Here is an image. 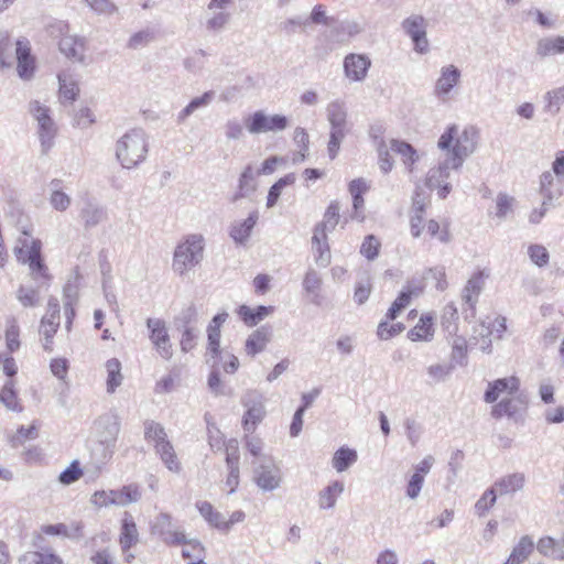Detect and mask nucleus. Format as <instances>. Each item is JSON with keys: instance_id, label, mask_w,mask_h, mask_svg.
Wrapping results in <instances>:
<instances>
[{"instance_id": "1", "label": "nucleus", "mask_w": 564, "mask_h": 564, "mask_svg": "<svg viewBox=\"0 0 564 564\" xmlns=\"http://www.w3.org/2000/svg\"><path fill=\"white\" fill-rule=\"evenodd\" d=\"M478 139L479 130L475 126H465L459 130L456 124H452L440 137L437 147L446 151L454 166L462 167L464 161L475 152Z\"/></svg>"}, {"instance_id": "2", "label": "nucleus", "mask_w": 564, "mask_h": 564, "mask_svg": "<svg viewBox=\"0 0 564 564\" xmlns=\"http://www.w3.org/2000/svg\"><path fill=\"white\" fill-rule=\"evenodd\" d=\"M149 152V137L141 128L127 131L116 142V159L123 169H134L143 163Z\"/></svg>"}, {"instance_id": "3", "label": "nucleus", "mask_w": 564, "mask_h": 564, "mask_svg": "<svg viewBox=\"0 0 564 564\" xmlns=\"http://www.w3.org/2000/svg\"><path fill=\"white\" fill-rule=\"evenodd\" d=\"M19 245L14 248L17 260L22 264H28L31 278L39 283V288L48 286L52 275L42 258V242L39 239L28 238L19 239Z\"/></svg>"}, {"instance_id": "4", "label": "nucleus", "mask_w": 564, "mask_h": 564, "mask_svg": "<svg viewBox=\"0 0 564 564\" xmlns=\"http://www.w3.org/2000/svg\"><path fill=\"white\" fill-rule=\"evenodd\" d=\"M205 238L202 234H192L180 242L173 253L172 268L178 275L186 274L204 259Z\"/></svg>"}, {"instance_id": "5", "label": "nucleus", "mask_w": 564, "mask_h": 564, "mask_svg": "<svg viewBox=\"0 0 564 564\" xmlns=\"http://www.w3.org/2000/svg\"><path fill=\"white\" fill-rule=\"evenodd\" d=\"M98 445L93 449L95 455L100 452V458L96 465V473L99 474L101 467L105 466L112 457L116 442L120 432V423L116 416H101L97 423Z\"/></svg>"}, {"instance_id": "6", "label": "nucleus", "mask_w": 564, "mask_h": 564, "mask_svg": "<svg viewBox=\"0 0 564 564\" xmlns=\"http://www.w3.org/2000/svg\"><path fill=\"white\" fill-rule=\"evenodd\" d=\"M327 120L330 124L328 155L334 160L339 151L340 143L347 133V110L344 101L334 100L326 108Z\"/></svg>"}, {"instance_id": "7", "label": "nucleus", "mask_w": 564, "mask_h": 564, "mask_svg": "<svg viewBox=\"0 0 564 564\" xmlns=\"http://www.w3.org/2000/svg\"><path fill=\"white\" fill-rule=\"evenodd\" d=\"M29 111L37 122V134L41 142L42 153L46 154L54 145V139L57 133L56 123L51 117L50 108L37 100L30 102Z\"/></svg>"}, {"instance_id": "8", "label": "nucleus", "mask_w": 564, "mask_h": 564, "mask_svg": "<svg viewBox=\"0 0 564 564\" xmlns=\"http://www.w3.org/2000/svg\"><path fill=\"white\" fill-rule=\"evenodd\" d=\"M141 499L138 485L130 484L118 490H97L90 497V503L97 508L110 506L126 507Z\"/></svg>"}, {"instance_id": "9", "label": "nucleus", "mask_w": 564, "mask_h": 564, "mask_svg": "<svg viewBox=\"0 0 564 564\" xmlns=\"http://www.w3.org/2000/svg\"><path fill=\"white\" fill-rule=\"evenodd\" d=\"M252 479L262 491H274L282 484V471L280 466L268 456H263L253 468Z\"/></svg>"}, {"instance_id": "10", "label": "nucleus", "mask_w": 564, "mask_h": 564, "mask_svg": "<svg viewBox=\"0 0 564 564\" xmlns=\"http://www.w3.org/2000/svg\"><path fill=\"white\" fill-rule=\"evenodd\" d=\"M241 404L246 408L242 427L246 433H253L265 416L264 398L257 390H250L242 395Z\"/></svg>"}, {"instance_id": "11", "label": "nucleus", "mask_w": 564, "mask_h": 564, "mask_svg": "<svg viewBox=\"0 0 564 564\" xmlns=\"http://www.w3.org/2000/svg\"><path fill=\"white\" fill-rule=\"evenodd\" d=\"M289 120L283 115L269 116L262 110L253 112L246 119L247 130L251 134L279 132L286 129Z\"/></svg>"}, {"instance_id": "12", "label": "nucleus", "mask_w": 564, "mask_h": 564, "mask_svg": "<svg viewBox=\"0 0 564 564\" xmlns=\"http://www.w3.org/2000/svg\"><path fill=\"white\" fill-rule=\"evenodd\" d=\"M151 530L167 545H188L191 541L186 539L183 530L173 524L172 516L167 512H161L155 517Z\"/></svg>"}, {"instance_id": "13", "label": "nucleus", "mask_w": 564, "mask_h": 564, "mask_svg": "<svg viewBox=\"0 0 564 564\" xmlns=\"http://www.w3.org/2000/svg\"><path fill=\"white\" fill-rule=\"evenodd\" d=\"M147 327L150 330L149 338L158 354L165 360L173 356V348L165 322L160 318H148Z\"/></svg>"}, {"instance_id": "14", "label": "nucleus", "mask_w": 564, "mask_h": 564, "mask_svg": "<svg viewBox=\"0 0 564 564\" xmlns=\"http://www.w3.org/2000/svg\"><path fill=\"white\" fill-rule=\"evenodd\" d=\"M456 167L449 162V158H445L437 167L431 169L426 176V186L431 189H438V196L445 198L449 194L452 186L447 182L452 171H457Z\"/></svg>"}, {"instance_id": "15", "label": "nucleus", "mask_w": 564, "mask_h": 564, "mask_svg": "<svg viewBox=\"0 0 564 564\" xmlns=\"http://www.w3.org/2000/svg\"><path fill=\"white\" fill-rule=\"evenodd\" d=\"M402 28L413 41L416 52L423 54L429 51L426 22L422 15H411L406 18L402 23Z\"/></svg>"}, {"instance_id": "16", "label": "nucleus", "mask_w": 564, "mask_h": 564, "mask_svg": "<svg viewBox=\"0 0 564 564\" xmlns=\"http://www.w3.org/2000/svg\"><path fill=\"white\" fill-rule=\"evenodd\" d=\"M462 73L457 66L449 64L443 66L435 82L434 95L442 100L447 99L453 89L460 83Z\"/></svg>"}, {"instance_id": "17", "label": "nucleus", "mask_w": 564, "mask_h": 564, "mask_svg": "<svg viewBox=\"0 0 564 564\" xmlns=\"http://www.w3.org/2000/svg\"><path fill=\"white\" fill-rule=\"evenodd\" d=\"M519 389L520 380L516 376L497 379L488 383L484 400L487 403H495L503 394H506V397L517 394Z\"/></svg>"}, {"instance_id": "18", "label": "nucleus", "mask_w": 564, "mask_h": 564, "mask_svg": "<svg viewBox=\"0 0 564 564\" xmlns=\"http://www.w3.org/2000/svg\"><path fill=\"white\" fill-rule=\"evenodd\" d=\"M371 66V61L364 54H348L344 59L346 77L351 82H362Z\"/></svg>"}, {"instance_id": "19", "label": "nucleus", "mask_w": 564, "mask_h": 564, "mask_svg": "<svg viewBox=\"0 0 564 564\" xmlns=\"http://www.w3.org/2000/svg\"><path fill=\"white\" fill-rule=\"evenodd\" d=\"M525 408L523 399L517 394L502 398L491 409V415L495 419H501L503 416L518 420L521 416L522 411Z\"/></svg>"}, {"instance_id": "20", "label": "nucleus", "mask_w": 564, "mask_h": 564, "mask_svg": "<svg viewBox=\"0 0 564 564\" xmlns=\"http://www.w3.org/2000/svg\"><path fill=\"white\" fill-rule=\"evenodd\" d=\"M259 213L253 210L243 220H235L230 225L229 236L237 245H246L251 236L252 229L257 225Z\"/></svg>"}, {"instance_id": "21", "label": "nucleus", "mask_w": 564, "mask_h": 564, "mask_svg": "<svg viewBox=\"0 0 564 564\" xmlns=\"http://www.w3.org/2000/svg\"><path fill=\"white\" fill-rule=\"evenodd\" d=\"M487 276L488 275H486L484 271H477L468 279L463 289L462 299L473 312L475 311L478 297L484 290L485 279Z\"/></svg>"}, {"instance_id": "22", "label": "nucleus", "mask_w": 564, "mask_h": 564, "mask_svg": "<svg viewBox=\"0 0 564 564\" xmlns=\"http://www.w3.org/2000/svg\"><path fill=\"white\" fill-rule=\"evenodd\" d=\"M79 217L86 229L97 227L107 220L108 214L104 206L94 202L87 200L80 210Z\"/></svg>"}, {"instance_id": "23", "label": "nucleus", "mask_w": 564, "mask_h": 564, "mask_svg": "<svg viewBox=\"0 0 564 564\" xmlns=\"http://www.w3.org/2000/svg\"><path fill=\"white\" fill-rule=\"evenodd\" d=\"M271 328L261 326L253 330L247 338L245 350L248 356L254 357L257 354L262 352L271 340Z\"/></svg>"}, {"instance_id": "24", "label": "nucleus", "mask_w": 564, "mask_h": 564, "mask_svg": "<svg viewBox=\"0 0 564 564\" xmlns=\"http://www.w3.org/2000/svg\"><path fill=\"white\" fill-rule=\"evenodd\" d=\"M226 312L215 315L207 328L208 347L207 352L212 358L218 357L220 354V327L227 321Z\"/></svg>"}, {"instance_id": "25", "label": "nucleus", "mask_w": 564, "mask_h": 564, "mask_svg": "<svg viewBox=\"0 0 564 564\" xmlns=\"http://www.w3.org/2000/svg\"><path fill=\"white\" fill-rule=\"evenodd\" d=\"M345 490L344 482L334 480L317 495V506L321 510H330L336 507L338 498Z\"/></svg>"}, {"instance_id": "26", "label": "nucleus", "mask_w": 564, "mask_h": 564, "mask_svg": "<svg viewBox=\"0 0 564 564\" xmlns=\"http://www.w3.org/2000/svg\"><path fill=\"white\" fill-rule=\"evenodd\" d=\"M15 53L18 61V74L21 78L29 79L34 70V59L31 56L28 43H24L23 41H18Z\"/></svg>"}, {"instance_id": "27", "label": "nucleus", "mask_w": 564, "mask_h": 564, "mask_svg": "<svg viewBox=\"0 0 564 564\" xmlns=\"http://www.w3.org/2000/svg\"><path fill=\"white\" fill-rule=\"evenodd\" d=\"M58 47L61 53L67 58L77 62H82L84 59L85 44L83 39L75 35H64L58 43Z\"/></svg>"}, {"instance_id": "28", "label": "nucleus", "mask_w": 564, "mask_h": 564, "mask_svg": "<svg viewBox=\"0 0 564 564\" xmlns=\"http://www.w3.org/2000/svg\"><path fill=\"white\" fill-rule=\"evenodd\" d=\"M536 550L543 556L564 561V536L558 540L552 536L541 538L538 541Z\"/></svg>"}, {"instance_id": "29", "label": "nucleus", "mask_w": 564, "mask_h": 564, "mask_svg": "<svg viewBox=\"0 0 564 564\" xmlns=\"http://www.w3.org/2000/svg\"><path fill=\"white\" fill-rule=\"evenodd\" d=\"M434 337L433 316L422 315L417 324L408 332L411 341H431Z\"/></svg>"}, {"instance_id": "30", "label": "nucleus", "mask_w": 564, "mask_h": 564, "mask_svg": "<svg viewBox=\"0 0 564 564\" xmlns=\"http://www.w3.org/2000/svg\"><path fill=\"white\" fill-rule=\"evenodd\" d=\"M339 204L337 202H332L327 207L324 219L322 223L315 226V240L319 237V235L327 234V231H333L339 223Z\"/></svg>"}, {"instance_id": "31", "label": "nucleus", "mask_w": 564, "mask_h": 564, "mask_svg": "<svg viewBox=\"0 0 564 564\" xmlns=\"http://www.w3.org/2000/svg\"><path fill=\"white\" fill-rule=\"evenodd\" d=\"M534 550V542L531 536L523 535L503 564H523Z\"/></svg>"}, {"instance_id": "32", "label": "nucleus", "mask_w": 564, "mask_h": 564, "mask_svg": "<svg viewBox=\"0 0 564 564\" xmlns=\"http://www.w3.org/2000/svg\"><path fill=\"white\" fill-rule=\"evenodd\" d=\"M215 98V91L208 90L205 91L202 96L193 98L186 107H184L176 117V122L178 124L184 123L189 116H192L196 110L207 107Z\"/></svg>"}, {"instance_id": "33", "label": "nucleus", "mask_w": 564, "mask_h": 564, "mask_svg": "<svg viewBox=\"0 0 564 564\" xmlns=\"http://www.w3.org/2000/svg\"><path fill=\"white\" fill-rule=\"evenodd\" d=\"M369 189L364 178H356L349 183V193L352 196L354 215L352 218L359 221L364 220V216L359 215V209L364 207L365 200L362 195Z\"/></svg>"}, {"instance_id": "34", "label": "nucleus", "mask_w": 564, "mask_h": 564, "mask_svg": "<svg viewBox=\"0 0 564 564\" xmlns=\"http://www.w3.org/2000/svg\"><path fill=\"white\" fill-rule=\"evenodd\" d=\"M454 367L451 362H435L425 368L426 382L430 386L445 382L452 375Z\"/></svg>"}, {"instance_id": "35", "label": "nucleus", "mask_w": 564, "mask_h": 564, "mask_svg": "<svg viewBox=\"0 0 564 564\" xmlns=\"http://www.w3.org/2000/svg\"><path fill=\"white\" fill-rule=\"evenodd\" d=\"M62 180L54 178L51 181V195L50 204L57 212H65L72 204V198L68 194L62 191Z\"/></svg>"}, {"instance_id": "36", "label": "nucleus", "mask_w": 564, "mask_h": 564, "mask_svg": "<svg viewBox=\"0 0 564 564\" xmlns=\"http://www.w3.org/2000/svg\"><path fill=\"white\" fill-rule=\"evenodd\" d=\"M59 84V100L62 104L73 102L79 94V87L72 75L62 73L58 74Z\"/></svg>"}, {"instance_id": "37", "label": "nucleus", "mask_w": 564, "mask_h": 564, "mask_svg": "<svg viewBox=\"0 0 564 564\" xmlns=\"http://www.w3.org/2000/svg\"><path fill=\"white\" fill-rule=\"evenodd\" d=\"M358 459L357 452L352 448L341 446L333 455L332 466L337 473L346 471Z\"/></svg>"}, {"instance_id": "38", "label": "nucleus", "mask_w": 564, "mask_h": 564, "mask_svg": "<svg viewBox=\"0 0 564 564\" xmlns=\"http://www.w3.org/2000/svg\"><path fill=\"white\" fill-rule=\"evenodd\" d=\"M524 481L525 478L523 474L514 473L507 475L496 481L495 488L498 490L500 496L514 494L523 488Z\"/></svg>"}, {"instance_id": "39", "label": "nucleus", "mask_w": 564, "mask_h": 564, "mask_svg": "<svg viewBox=\"0 0 564 564\" xmlns=\"http://www.w3.org/2000/svg\"><path fill=\"white\" fill-rule=\"evenodd\" d=\"M154 449L170 471L178 473L181 470V463L172 443L169 440L162 444H158Z\"/></svg>"}, {"instance_id": "40", "label": "nucleus", "mask_w": 564, "mask_h": 564, "mask_svg": "<svg viewBox=\"0 0 564 564\" xmlns=\"http://www.w3.org/2000/svg\"><path fill=\"white\" fill-rule=\"evenodd\" d=\"M555 174L545 171L540 176V194L544 198V205H552L553 200L562 196V191H554Z\"/></svg>"}, {"instance_id": "41", "label": "nucleus", "mask_w": 564, "mask_h": 564, "mask_svg": "<svg viewBox=\"0 0 564 564\" xmlns=\"http://www.w3.org/2000/svg\"><path fill=\"white\" fill-rule=\"evenodd\" d=\"M390 150L402 158L403 163L408 166L410 172L413 171V165L419 160V154L410 143L399 140H391Z\"/></svg>"}, {"instance_id": "42", "label": "nucleus", "mask_w": 564, "mask_h": 564, "mask_svg": "<svg viewBox=\"0 0 564 564\" xmlns=\"http://www.w3.org/2000/svg\"><path fill=\"white\" fill-rule=\"evenodd\" d=\"M272 312L271 306L259 305L256 308H250L247 305H241L238 314L248 326H256Z\"/></svg>"}, {"instance_id": "43", "label": "nucleus", "mask_w": 564, "mask_h": 564, "mask_svg": "<svg viewBox=\"0 0 564 564\" xmlns=\"http://www.w3.org/2000/svg\"><path fill=\"white\" fill-rule=\"evenodd\" d=\"M321 286L322 278L319 273L314 269H310L304 276L303 289L307 294H310L311 302L314 305H321Z\"/></svg>"}, {"instance_id": "44", "label": "nucleus", "mask_w": 564, "mask_h": 564, "mask_svg": "<svg viewBox=\"0 0 564 564\" xmlns=\"http://www.w3.org/2000/svg\"><path fill=\"white\" fill-rule=\"evenodd\" d=\"M107 371V392L113 393L118 387L122 384L123 376L121 373V362L117 358H111L106 361Z\"/></svg>"}, {"instance_id": "45", "label": "nucleus", "mask_w": 564, "mask_h": 564, "mask_svg": "<svg viewBox=\"0 0 564 564\" xmlns=\"http://www.w3.org/2000/svg\"><path fill=\"white\" fill-rule=\"evenodd\" d=\"M494 336V329L491 328V321H481L475 328L473 338L477 340L480 349L485 352L491 350V337Z\"/></svg>"}, {"instance_id": "46", "label": "nucleus", "mask_w": 564, "mask_h": 564, "mask_svg": "<svg viewBox=\"0 0 564 564\" xmlns=\"http://www.w3.org/2000/svg\"><path fill=\"white\" fill-rule=\"evenodd\" d=\"M313 250L315 252V261L318 265L325 268L330 263V250L327 243V234L319 235L315 240V234L312 237Z\"/></svg>"}, {"instance_id": "47", "label": "nucleus", "mask_w": 564, "mask_h": 564, "mask_svg": "<svg viewBox=\"0 0 564 564\" xmlns=\"http://www.w3.org/2000/svg\"><path fill=\"white\" fill-rule=\"evenodd\" d=\"M143 426H144V438L148 442L153 443L154 447L158 444H162L169 440L166 431L161 423L153 421V420H147L144 422Z\"/></svg>"}, {"instance_id": "48", "label": "nucleus", "mask_w": 564, "mask_h": 564, "mask_svg": "<svg viewBox=\"0 0 564 564\" xmlns=\"http://www.w3.org/2000/svg\"><path fill=\"white\" fill-rule=\"evenodd\" d=\"M137 524L131 517H126L122 521L120 544L123 551H127L138 542Z\"/></svg>"}, {"instance_id": "49", "label": "nucleus", "mask_w": 564, "mask_h": 564, "mask_svg": "<svg viewBox=\"0 0 564 564\" xmlns=\"http://www.w3.org/2000/svg\"><path fill=\"white\" fill-rule=\"evenodd\" d=\"M197 310L194 304L183 308L175 317L174 324L177 330L197 328Z\"/></svg>"}, {"instance_id": "50", "label": "nucleus", "mask_w": 564, "mask_h": 564, "mask_svg": "<svg viewBox=\"0 0 564 564\" xmlns=\"http://www.w3.org/2000/svg\"><path fill=\"white\" fill-rule=\"evenodd\" d=\"M0 402L4 404L8 410L20 412L22 406L20 405L14 390L13 380H8L0 392Z\"/></svg>"}, {"instance_id": "51", "label": "nucleus", "mask_w": 564, "mask_h": 564, "mask_svg": "<svg viewBox=\"0 0 564 564\" xmlns=\"http://www.w3.org/2000/svg\"><path fill=\"white\" fill-rule=\"evenodd\" d=\"M254 191H256L254 176H253L252 167L249 165L245 169V171L240 175L239 192L235 196V200L240 197H246Z\"/></svg>"}, {"instance_id": "52", "label": "nucleus", "mask_w": 564, "mask_h": 564, "mask_svg": "<svg viewBox=\"0 0 564 564\" xmlns=\"http://www.w3.org/2000/svg\"><path fill=\"white\" fill-rule=\"evenodd\" d=\"M412 295L413 291L410 289L402 291L388 310L386 315L387 319H395L400 312L409 306Z\"/></svg>"}, {"instance_id": "53", "label": "nucleus", "mask_w": 564, "mask_h": 564, "mask_svg": "<svg viewBox=\"0 0 564 564\" xmlns=\"http://www.w3.org/2000/svg\"><path fill=\"white\" fill-rule=\"evenodd\" d=\"M17 299L23 307H35L40 304L37 289L21 285L17 291Z\"/></svg>"}, {"instance_id": "54", "label": "nucleus", "mask_w": 564, "mask_h": 564, "mask_svg": "<svg viewBox=\"0 0 564 564\" xmlns=\"http://www.w3.org/2000/svg\"><path fill=\"white\" fill-rule=\"evenodd\" d=\"M76 301V292L70 284L64 288V314L66 317V328L70 329L73 318L75 317L74 303Z\"/></svg>"}, {"instance_id": "55", "label": "nucleus", "mask_w": 564, "mask_h": 564, "mask_svg": "<svg viewBox=\"0 0 564 564\" xmlns=\"http://www.w3.org/2000/svg\"><path fill=\"white\" fill-rule=\"evenodd\" d=\"M514 197L507 193H499L496 197V217L500 220L507 218V216L513 210Z\"/></svg>"}, {"instance_id": "56", "label": "nucleus", "mask_w": 564, "mask_h": 564, "mask_svg": "<svg viewBox=\"0 0 564 564\" xmlns=\"http://www.w3.org/2000/svg\"><path fill=\"white\" fill-rule=\"evenodd\" d=\"M19 335L20 329L17 323V319L14 317H11L7 321V330H6V341L7 347L10 352H13L19 349L20 341H19Z\"/></svg>"}, {"instance_id": "57", "label": "nucleus", "mask_w": 564, "mask_h": 564, "mask_svg": "<svg viewBox=\"0 0 564 564\" xmlns=\"http://www.w3.org/2000/svg\"><path fill=\"white\" fill-rule=\"evenodd\" d=\"M528 254L530 260L539 268L547 265L550 261V253L547 249L542 245H530L528 247Z\"/></svg>"}, {"instance_id": "58", "label": "nucleus", "mask_w": 564, "mask_h": 564, "mask_svg": "<svg viewBox=\"0 0 564 564\" xmlns=\"http://www.w3.org/2000/svg\"><path fill=\"white\" fill-rule=\"evenodd\" d=\"M544 100L546 102V109L553 113H557L561 109V105L564 102V85L547 91L544 96Z\"/></svg>"}, {"instance_id": "59", "label": "nucleus", "mask_w": 564, "mask_h": 564, "mask_svg": "<svg viewBox=\"0 0 564 564\" xmlns=\"http://www.w3.org/2000/svg\"><path fill=\"white\" fill-rule=\"evenodd\" d=\"M380 241L373 235H368L360 247V253L368 260H375L379 254Z\"/></svg>"}, {"instance_id": "60", "label": "nucleus", "mask_w": 564, "mask_h": 564, "mask_svg": "<svg viewBox=\"0 0 564 564\" xmlns=\"http://www.w3.org/2000/svg\"><path fill=\"white\" fill-rule=\"evenodd\" d=\"M207 56L206 51L199 48L194 52L192 56L184 59V67L193 73L197 74L204 68L205 58Z\"/></svg>"}, {"instance_id": "61", "label": "nucleus", "mask_w": 564, "mask_h": 564, "mask_svg": "<svg viewBox=\"0 0 564 564\" xmlns=\"http://www.w3.org/2000/svg\"><path fill=\"white\" fill-rule=\"evenodd\" d=\"M82 475L83 469L80 468L78 460H74L65 470L59 474L58 480L63 485H72L77 481Z\"/></svg>"}, {"instance_id": "62", "label": "nucleus", "mask_w": 564, "mask_h": 564, "mask_svg": "<svg viewBox=\"0 0 564 564\" xmlns=\"http://www.w3.org/2000/svg\"><path fill=\"white\" fill-rule=\"evenodd\" d=\"M496 489H487L475 505L478 516H484L496 503Z\"/></svg>"}, {"instance_id": "63", "label": "nucleus", "mask_w": 564, "mask_h": 564, "mask_svg": "<svg viewBox=\"0 0 564 564\" xmlns=\"http://www.w3.org/2000/svg\"><path fill=\"white\" fill-rule=\"evenodd\" d=\"M403 329L404 325L402 323L389 325L387 321H382L378 325L377 335L381 340H389L400 334Z\"/></svg>"}, {"instance_id": "64", "label": "nucleus", "mask_w": 564, "mask_h": 564, "mask_svg": "<svg viewBox=\"0 0 564 564\" xmlns=\"http://www.w3.org/2000/svg\"><path fill=\"white\" fill-rule=\"evenodd\" d=\"M154 40V32L150 29H145L134 33L128 42V46L133 50H138L151 43Z\"/></svg>"}]
</instances>
